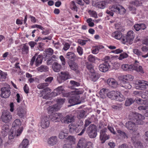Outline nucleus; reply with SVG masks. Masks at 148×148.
Wrapping results in <instances>:
<instances>
[{
    "label": "nucleus",
    "instance_id": "f257e3e1",
    "mask_svg": "<svg viewBox=\"0 0 148 148\" xmlns=\"http://www.w3.org/2000/svg\"><path fill=\"white\" fill-rule=\"evenodd\" d=\"M145 119L143 116L136 112L130 113V133L133 132L134 135L137 136L138 134L137 125L143 124Z\"/></svg>",
    "mask_w": 148,
    "mask_h": 148
},
{
    "label": "nucleus",
    "instance_id": "f03ea898",
    "mask_svg": "<svg viewBox=\"0 0 148 148\" xmlns=\"http://www.w3.org/2000/svg\"><path fill=\"white\" fill-rule=\"evenodd\" d=\"M72 95L69 98V102L71 104L68 106H71L78 104L81 103V101L79 100V95L81 94L80 92L78 90H75L72 91Z\"/></svg>",
    "mask_w": 148,
    "mask_h": 148
},
{
    "label": "nucleus",
    "instance_id": "7ed1b4c3",
    "mask_svg": "<svg viewBox=\"0 0 148 148\" xmlns=\"http://www.w3.org/2000/svg\"><path fill=\"white\" fill-rule=\"evenodd\" d=\"M107 96L112 99L116 100L119 102H121L124 100L123 95L119 92L112 90L108 92Z\"/></svg>",
    "mask_w": 148,
    "mask_h": 148
},
{
    "label": "nucleus",
    "instance_id": "20e7f679",
    "mask_svg": "<svg viewBox=\"0 0 148 148\" xmlns=\"http://www.w3.org/2000/svg\"><path fill=\"white\" fill-rule=\"evenodd\" d=\"M21 122L19 119H15L12 124V130L16 132V136H19L23 131V127L21 126Z\"/></svg>",
    "mask_w": 148,
    "mask_h": 148
},
{
    "label": "nucleus",
    "instance_id": "39448f33",
    "mask_svg": "<svg viewBox=\"0 0 148 148\" xmlns=\"http://www.w3.org/2000/svg\"><path fill=\"white\" fill-rule=\"evenodd\" d=\"M86 132L90 138H95L97 134V126L94 124H91L87 128Z\"/></svg>",
    "mask_w": 148,
    "mask_h": 148
},
{
    "label": "nucleus",
    "instance_id": "423d86ee",
    "mask_svg": "<svg viewBox=\"0 0 148 148\" xmlns=\"http://www.w3.org/2000/svg\"><path fill=\"white\" fill-rule=\"evenodd\" d=\"M1 119L2 122L5 123H8L12 119V116L8 111L4 110L2 112Z\"/></svg>",
    "mask_w": 148,
    "mask_h": 148
},
{
    "label": "nucleus",
    "instance_id": "0eeeda50",
    "mask_svg": "<svg viewBox=\"0 0 148 148\" xmlns=\"http://www.w3.org/2000/svg\"><path fill=\"white\" fill-rule=\"evenodd\" d=\"M109 9L111 11L120 14H124L126 11L124 8L119 5H112V6H110Z\"/></svg>",
    "mask_w": 148,
    "mask_h": 148
},
{
    "label": "nucleus",
    "instance_id": "6e6552de",
    "mask_svg": "<svg viewBox=\"0 0 148 148\" xmlns=\"http://www.w3.org/2000/svg\"><path fill=\"white\" fill-rule=\"evenodd\" d=\"M92 143L87 142L84 138L80 139L77 144V148H92Z\"/></svg>",
    "mask_w": 148,
    "mask_h": 148
},
{
    "label": "nucleus",
    "instance_id": "1a4fd4ad",
    "mask_svg": "<svg viewBox=\"0 0 148 148\" xmlns=\"http://www.w3.org/2000/svg\"><path fill=\"white\" fill-rule=\"evenodd\" d=\"M10 88L9 85H7L6 86H4L1 89V97L4 98H8L10 96L11 92L10 90Z\"/></svg>",
    "mask_w": 148,
    "mask_h": 148
},
{
    "label": "nucleus",
    "instance_id": "9d476101",
    "mask_svg": "<svg viewBox=\"0 0 148 148\" xmlns=\"http://www.w3.org/2000/svg\"><path fill=\"white\" fill-rule=\"evenodd\" d=\"M70 75L67 72H61L57 77V80L59 83L64 82L69 78Z\"/></svg>",
    "mask_w": 148,
    "mask_h": 148
},
{
    "label": "nucleus",
    "instance_id": "9b49d317",
    "mask_svg": "<svg viewBox=\"0 0 148 148\" xmlns=\"http://www.w3.org/2000/svg\"><path fill=\"white\" fill-rule=\"evenodd\" d=\"M132 134V139L131 140L132 141L133 145L136 148H143V146L142 143L140 141H136L137 138L138 137V135L139 134L138 133L137 135V136H135L134 135V133H130Z\"/></svg>",
    "mask_w": 148,
    "mask_h": 148
},
{
    "label": "nucleus",
    "instance_id": "f8f14e48",
    "mask_svg": "<svg viewBox=\"0 0 148 148\" xmlns=\"http://www.w3.org/2000/svg\"><path fill=\"white\" fill-rule=\"evenodd\" d=\"M108 131V130L106 128L101 130L100 132V139L102 143H104L105 141L108 139L109 137L106 133Z\"/></svg>",
    "mask_w": 148,
    "mask_h": 148
},
{
    "label": "nucleus",
    "instance_id": "ddd939ff",
    "mask_svg": "<svg viewBox=\"0 0 148 148\" xmlns=\"http://www.w3.org/2000/svg\"><path fill=\"white\" fill-rule=\"evenodd\" d=\"M101 1L95 2L94 1H92V4L93 6L99 8L103 9L106 7V6L109 2V0L106 1Z\"/></svg>",
    "mask_w": 148,
    "mask_h": 148
},
{
    "label": "nucleus",
    "instance_id": "4468645a",
    "mask_svg": "<svg viewBox=\"0 0 148 148\" xmlns=\"http://www.w3.org/2000/svg\"><path fill=\"white\" fill-rule=\"evenodd\" d=\"M74 117V116L73 115L71 114L67 115L66 116L62 118L61 120V122L62 123L68 124L74 121L75 120Z\"/></svg>",
    "mask_w": 148,
    "mask_h": 148
},
{
    "label": "nucleus",
    "instance_id": "2eb2a0df",
    "mask_svg": "<svg viewBox=\"0 0 148 148\" xmlns=\"http://www.w3.org/2000/svg\"><path fill=\"white\" fill-rule=\"evenodd\" d=\"M138 62L136 60L134 63L133 64L130 65V69L132 70H135L136 71L142 73H144L143 71L141 66H139L138 67V65L137 63H138Z\"/></svg>",
    "mask_w": 148,
    "mask_h": 148
},
{
    "label": "nucleus",
    "instance_id": "dca6fc26",
    "mask_svg": "<svg viewBox=\"0 0 148 148\" xmlns=\"http://www.w3.org/2000/svg\"><path fill=\"white\" fill-rule=\"evenodd\" d=\"M50 122L49 118L47 116H44L41 120V126L43 129H46L49 126Z\"/></svg>",
    "mask_w": 148,
    "mask_h": 148
},
{
    "label": "nucleus",
    "instance_id": "f3484780",
    "mask_svg": "<svg viewBox=\"0 0 148 148\" xmlns=\"http://www.w3.org/2000/svg\"><path fill=\"white\" fill-rule=\"evenodd\" d=\"M63 117V115L62 114L59 113H56L52 114L51 117V120L52 121L56 122L60 121Z\"/></svg>",
    "mask_w": 148,
    "mask_h": 148
},
{
    "label": "nucleus",
    "instance_id": "a211bd4d",
    "mask_svg": "<svg viewBox=\"0 0 148 148\" xmlns=\"http://www.w3.org/2000/svg\"><path fill=\"white\" fill-rule=\"evenodd\" d=\"M107 82L110 86L112 88H116L118 85L117 81L113 78L108 79L107 80Z\"/></svg>",
    "mask_w": 148,
    "mask_h": 148
},
{
    "label": "nucleus",
    "instance_id": "6ab92c4d",
    "mask_svg": "<svg viewBox=\"0 0 148 148\" xmlns=\"http://www.w3.org/2000/svg\"><path fill=\"white\" fill-rule=\"evenodd\" d=\"M26 113V111L21 107H19L17 108V114L20 118L24 119Z\"/></svg>",
    "mask_w": 148,
    "mask_h": 148
},
{
    "label": "nucleus",
    "instance_id": "aec40b11",
    "mask_svg": "<svg viewBox=\"0 0 148 148\" xmlns=\"http://www.w3.org/2000/svg\"><path fill=\"white\" fill-rule=\"evenodd\" d=\"M100 77V74L95 71L91 73L90 74V79L93 82L97 81Z\"/></svg>",
    "mask_w": 148,
    "mask_h": 148
},
{
    "label": "nucleus",
    "instance_id": "412c9836",
    "mask_svg": "<svg viewBox=\"0 0 148 148\" xmlns=\"http://www.w3.org/2000/svg\"><path fill=\"white\" fill-rule=\"evenodd\" d=\"M110 67V65L109 64L107 63H104L101 64L99 65V70L103 72H105L107 71Z\"/></svg>",
    "mask_w": 148,
    "mask_h": 148
},
{
    "label": "nucleus",
    "instance_id": "4be33fe9",
    "mask_svg": "<svg viewBox=\"0 0 148 148\" xmlns=\"http://www.w3.org/2000/svg\"><path fill=\"white\" fill-rule=\"evenodd\" d=\"M69 66L71 69L75 71H78V65L73 60H70L68 62Z\"/></svg>",
    "mask_w": 148,
    "mask_h": 148
},
{
    "label": "nucleus",
    "instance_id": "5701e85b",
    "mask_svg": "<svg viewBox=\"0 0 148 148\" xmlns=\"http://www.w3.org/2000/svg\"><path fill=\"white\" fill-rule=\"evenodd\" d=\"M119 80L124 84H127L130 79V75H121L119 77Z\"/></svg>",
    "mask_w": 148,
    "mask_h": 148
},
{
    "label": "nucleus",
    "instance_id": "b1692460",
    "mask_svg": "<svg viewBox=\"0 0 148 148\" xmlns=\"http://www.w3.org/2000/svg\"><path fill=\"white\" fill-rule=\"evenodd\" d=\"M57 142V137L56 136H52L48 140V144L51 146H53L56 145Z\"/></svg>",
    "mask_w": 148,
    "mask_h": 148
},
{
    "label": "nucleus",
    "instance_id": "393cba45",
    "mask_svg": "<svg viewBox=\"0 0 148 148\" xmlns=\"http://www.w3.org/2000/svg\"><path fill=\"white\" fill-rule=\"evenodd\" d=\"M29 144L28 140L24 139L20 144L18 148H28Z\"/></svg>",
    "mask_w": 148,
    "mask_h": 148
},
{
    "label": "nucleus",
    "instance_id": "a878e982",
    "mask_svg": "<svg viewBox=\"0 0 148 148\" xmlns=\"http://www.w3.org/2000/svg\"><path fill=\"white\" fill-rule=\"evenodd\" d=\"M52 67L53 70L56 72H59L61 68V65L57 62H54L52 65Z\"/></svg>",
    "mask_w": 148,
    "mask_h": 148
},
{
    "label": "nucleus",
    "instance_id": "bb28decb",
    "mask_svg": "<svg viewBox=\"0 0 148 148\" xmlns=\"http://www.w3.org/2000/svg\"><path fill=\"white\" fill-rule=\"evenodd\" d=\"M60 109V106H58L56 105V104L50 106L48 108V111L50 113H53L54 112L57 111Z\"/></svg>",
    "mask_w": 148,
    "mask_h": 148
},
{
    "label": "nucleus",
    "instance_id": "cd10ccee",
    "mask_svg": "<svg viewBox=\"0 0 148 148\" xmlns=\"http://www.w3.org/2000/svg\"><path fill=\"white\" fill-rule=\"evenodd\" d=\"M112 36L118 40H120L122 38V34L121 32L116 31L112 34Z\"/></svg>",
    "mask_w": 148,
    "mask_h": 148
},
{
    "label": "nucleus",
    "instance_id": "c85d7f7f",
    "mask_svg": "<svg viewBox=\"0 0 148 148\" xmlns=\"http://www.w3.org/2000/svg\"><path fill=\"white\" fill-rule=\"evenodd\" d=\"M37 56L35 60V65L37 67L42 64L43 58L42 56L41 55H39Z\"/></svg>",
    "mask_w": 148,
    "mask_h": 148
},
{
    "label": "nucleus",
    "instance_id": "c756f323",
    "mask_svg": "<svg viewBox=\"0 0 148 148\" xmlns=\"http://www.w3.org/2000/svg\"><path fill=\"white\" fill-rule=\"evenodd\" d=\"M91 123V122L88 120H86L85 121V124L84 128L82 130V131L79 134H78V136L82 135L86 131V128Z\"/></svg>",
    "mask_w": 148,
    "mask_h": 148
},
{
    "label": "nucleus",
    "instance_id": "7c9ffc66",
    "mask_svg": "<svg viewBox=\"0 0 148 148\" xmlns=\"http://www.w3.org/2000/svg\"><path fill=\"white\" fill-rule=\"evenodd\" d=\"M130 31L128 32L127 35L125 36H123L122 38V42L124 44H127L128 43L130 44Z\"/></svg>",
    "mask_w": 148,
    "mask_h": 148
},
{
    "label": "nucleus",
    "instance_id": "2f4dec72",
    "mask_svg": "<svg viewBox=\"0 0 148 148\" xmlns=\"http://www.w3.org/2000/svg\"><path fill=\"white\" fill-rule=\"evenodd\" d=\"M48 68L46 65H42L37 68L38 71L41 72H45L48 71Z\"/></svg>",
    "mask_w": 148,
    "mask_h": 148
},
{
    "label": "nucleus",
    "instance_id": "473e14b6",
    "mask_svg": "<svg viewBox=\"0 0 148 148\" xmlns=\"http://www.w3.org/2000/svg\"><path fill=\"white\" fill-rule=\"evenodd\" d=\"M71 126H74V127H83L84 123L82 120L79 119L77 121L76 124L71 123Z\"/></svg>",
    "mask_w": 148,
    "mask_h": 148
},
{
    "label": "nucleus",
    "instance_id": "72a5a7b5",
    "mask_svg": "<svg viewBox=\"0 0 148 148\" xmlns=\"http://www.w3.org/2000/svg\"><path fill=\"white\" fill-rule=\"evenodd\" d=\"M21 50L22 54H27L29 53V47L26 45V44H24Z\"/></svg>",
    "mask_w": 148,
    "mask_h": 148
},
{
    "label": "nucleus",
    "instance_id": "f704fd0d",
    "mask_svg": "<svg viewBox=\"0 0 148 148\" xmlns=\"http://www.w3.org/2000/svg\"><path fill=\"white\" fill-rule=\"evenodd\" d=\"M108 90L107 89L103 88L101 89L99 92V94L101 98L104 99L106 95H107Z\"/></svg>",
    "mask_w": 148,
    "mask_h": 148
},
{
    "label": "nucleus",
    "instance_id": "c9c22d12",
    "mask_svg": "<svg viewBox=\"0 0 148 148\" xmlns=\"http://www.w3.org/2000/svg\"><path fill=\"white\" fill-rule=\"evenodd\" d=\"M86 68L90 73L95 71L93 68V66L91 63L88 62H86Z\"/></svg>",
    "mask_w": 148,
    "mask_h": 148
},
{
    "label": "nucleus",
    "instance_id": "e433bc0d",
    "mask_svg": "<svg viewBox=\"0 0 148 148\" xmlns=\"http://www.w3.org/2000/svg\"><path fill=\"white\" fill-rule=\"evenodd\" d=\"M75 55L74 53L72 52H68L66 55V58L70 60H72L75 58Z\"/></svg>",
    "mask_w": 148,
    "mask_h": 148
},
{
    "label": "nucleus",
    "instance_id": "4c0bfd02",
    "mask_svg": "<svg viewBox=\"0 0 148 148\" xmlns=\"http://www.w3.org/2000/svg\"><path fill=\"white\" fill-rule=\"evenodd\" d=\"M17 133L16 132L12 130H11L9 134L8 139L9 140H11L13 139L16 135V136Z\"/></svg>",
    "mask_w": 148,
    "mask_h": 148
},
{
    "label": "nucleus",
    "instance_id": "58836bf2",
    "mask_svg": "<svg viewBox=\"0 0 148 148\" xmlns=\"http://www.w3.org/2000/svg\"><path fill=\"white\" fill-rule=\"evenodd\" d=\"M143 100L140 99H136L134 100L130 98V105L134 103V102H136V103L138 104H142L143 103Z\"/></svg>",
    "mask_w": 148,
    "mask_h": 148
},
{
    "label": "nucleus",
    "instance_id": "ea45409f",
    "mask_svg": "<svg viewBox=\"0 0 148 148\" xmlns=\"http://www.w3.org/2000/svg\"><path fill=\"white\" fill-rule=\"evenodd\" d=\"M137 85H147L148 86V82L143 80H138L136 81Z\"/></svg>",
    "mask_w": 148,
    "mask_h": 148
},
{
    "label": "nucleus",
    "instance_id": "a19ab883",
    "mask_svg": "<svg viewBox=\"0 0 148 148\" xmlns=\"http://www.w3.org/2000/svg\"><path fill=\"white\" fill-rule=\"evenodd\" d=\"M65 99L59 98L56 100L57 103L56 105L58 106H60V108L61 107V105L64 102Z\"/></svg>",
    "mask_w": 148,
    "mask_h": 148
},
{
    "label": "nucleus",
    "instance_id": "79ce46f5",
    "mask_svg": "<svg viewBox=\"0 0 148 148\" xmlns=\"http://www.w3.org/2000/svg\"><path fill=\"white\" fill-rule=\"evenodd\" d=\"M54 91H56L59 95L61 93H63L65 90L62 86H60L54 90Z\"/></svg>",
    "mask_w": 148,
    "mask_h": 148
},
{
    "label": "nucleus",
    "instance_id": "37998d69",
    "mask_svg": "<svg viewBox=\"0 0 148 148\" xmlns=\"http://www.w3.org/2000/svg\"><path fill=\"white\" fill-rule=\"evenodd\" d=\"M49 85L47 83H44L39 84L37 86V88L39 89H44Z\"/></svg>",
    "mask_w": 148,
    "mask_h": 148
},
{
    "label": "nucleus",
    "instance_id": "c03bdc74",
    "mask_svg": "<svg viewBox=\"0 0 148 148\" xmlns=\"http://www.w3.org/2000/svg\"><path fill=\"white\" fill-rule=\"evenodd\" d=\"M117 132L119 134V135L121 137H122L124 138H128L127 134L125 132L120 130H117Z\"/></svg>",
    "mask_w": 148,
    "mask_h": 148
},
{
    "label": "nucleus",
    "instance_id": "a18cd8bd",
    "mask_svg": "<svg viewBox=\"0 0 148 148\" xmlns=\"http://www.w3.org/2000/svg\"><path fill=\"white\" fill-rule=\"evenodd\" d=\"M88 13H89L91 17L95 18H97L98 17L97 12L94 11L89 10L88 11Z\"/></svg>",
    "mask_w": 148,
    "mask_h": 148
},
{
    "label": "nucleus",
    "instance_id": "49530a36",
    "mask_svg": "<svg viewBox=\"0 0 148 148\" xmlns=\"http://www.w3.org/2000/svg\"><path fill=\"white\" fill-rule=\"evenodd\" d=\"M121 68L124 71H129L130 70V65L128 64H124L122 65Z\"/></svg>",
    "mask_w": 148,
    "mask_h": 148
},
{
    "label": "nucleus",
    "instance_id": "de8ad7c7",
    "mask_svg": "<svg viewBox=\"0 0 148 148\" xmlns=\"http://www.w3.org/2000/svg\"><path fill=\"white\" fill-rule=\"evenodd\" d=\"M70 83L72 87H78L80 85L79 83L73 80H71L70 81Z\"/></svg>",
    "mask_w": 148,
    "mask_h": 148
},
{
    "label": "nucleus",
    "instance_id": "09e8293b",
    "mask_svg": "<svg viewBox=\"0 0 148 148\" xmlns=\"http://www.w3.org/2000/svg\"><path fill=\"white\" fill-rule=\"evenodd\" d=\"M53 50L50 48L48 49L45 51L46 56H51L53 53Z\"/></svg>",
    "mask_w": 148,
    "mask_h": 148
},
{
    "label": "nucleus",
    "instance_id": "8fccbe9b",
    "mask_svg": "<svg viewBox=\"0 0 148 148\" xmlns=\"http://www.w3.org/2000/svg\"><path fill=\"white\" fill-rule=\"evenodd\" d=\"M7 74L0 70V79H5L6 78Z\"/></svg>",
    "mask_w": 148,
    "mask_h": 148
},
{
    "label": "nucleus",
    "instance_id": "3c124183",
    "mask_svg": "<svg viewBox=\"0 0 148 148\" xmlns=\"http://www.w3.org/2000/svg\"><path fill=\"white\" fill-rule=\"evenodd\" d=\"M67 134L63 132H60L59 137L60 139L64 138L67 136Z\"/></svg>",
    "mask_w": 148,
    "mask_h": 148
},
{
    "label": "nucleus",
    "instance_id": "603ef678",
    "mask_svg": "<svg viewBox=\"0 0 148 148\" xmlns=\"http://www.w3.org/2000/svg\"><path fill=\"white\" fill-rule=\"evenodd\" d=\"M38 55V53H36L35 54L34 56L32 58L30 63V64L31 66H32L34 64V63L36 60V56H37Z\"/></svg>",
    "mask_w": 148,
    "mask_h": 148
},
{
    "label": "nucleus",
    "instance_id": "864d4df0",
    "mask_svg": "<svg viewBox=\"0 0 148 148\" xmlns=\"http://www.w3.org/2000/svg\"><path fill=\"white\" fill-rule=\"evenodd\" d=\"M87 42L88 40H85L81 39H79L77 40L78 43L82 46L84 45Z\"/></svg>",
    "mask_w": 148,
    "mask_h": 148
},
{
    "label": "nucleus",
    "instance_id": "5fc2aeb1",
    "mask_svg": "<svg viewBox=\"0 0 148 148\" xmlns=\"http://www.w3.org/2000/svg\"><path fill=\"white\" fill-rule=\"evenodd\" d=\"M51 91V90L47 87L42 90V94L46 95L48 94Z\"/></svg>",
    "mask_w": 148,
    "mask_h": 148
},
{
    "label": "nucleus",
    "instance_id": "6e6d98bb",
    "mask_svg": "<svg viewBox=\"0 0 148 148\" xmlns=\"http://www.w3.org/2000/svg\"><path fill=\"white\" fill-rule=\"evenodd\" d=\"M128 56V55L126 53H124L120 54L119 59V60H122L123 59L127 58Z\"/></svg>",
    "mask_w": 148,
    "mask_h": 148
},
{
    "label": "nucleus",
    "instance_id": "4d7b16f0",
    "mask_svg": "<svg viewBox=\"0 0 148 148\" xmlns=\"http://www.w3.org/2000/svg\"><path fill=\"white\" fill-rule=\"evenodd\" d=\"M88 58L89 61L91 62H94L95 61V57L91 55L88 56Z\"/></svg>",
    "mask_w": 148,
    "mask_h": 148
},
{
    "label": "nucleus",
    "instance_id": "13d9d810",
    "mask_svg": "<svg viewBox=\"0 0 148 148\" xmlns=\"http://www.w3.org/2000/svg\"><path fill=\"white\" fill-rule=\"evenodd\" d=\"M130 4H133L136 6H140L141 5V3H140L138 1L136 0L134 1L130 2Z\"/></svg>",
    "mask_w": 148,
    "mask_h": 148
},
{
    "label": "nucleus",
    "instance_id": "bf43d9fd",
    "mask_svg": "<svg viewBox=\"0 0 148 148\" xmlns=\"http://www.w3.org/2000/svg\"><path fill=\"white\" fill-rule=\"evenodd\" d=\"M9 127L8 125H4L2 127V131H4L9 132Z\"/></svg>",
    "mask_w": 148,
    "mask_h": 148
},
{
    "label": "nucleus",
    "instance_id": "052dcab7",
    "mask_svg": "<svg viewBox=\"0 0 148 148\" xmlns=\"http://www.w3.org/2000/svg\"><path fill=\"white\" fill-rule=\"evenodd\" d=\"M77 51L80 55L81 56L83 54V49L81 47L79 46L77 48Z\"/></svg>",
    "mask_w": 148,
    "mask_h": 148
},
{
    "label": "nucleus",
    "instance_id": "680f3d73",
    "mask_svg": "<svg viewBox=\"0 0 148 148\" xmlns=\"http://www.w3.org/2000/svg\"><path fill=\"white\" fill-rule=\"evenodd\" d=\"M108 129L110 130L111 133L114 134H116V132L114 131V130L113 127H110V126H108Z\"/></svg>",
    "mask_w": 148,
    "mask_h": 148
},
{
    "label": "nucleus",
    "instance_id": "e2e57ef3",
    "mask_svg": "<svg viewBox=\"0 0 148 148\" xmlns=\"http://www.w3.org/2000/svg\"><path fill=\"white\" fill-rule=\"evenodd\" d=\"M123 52V50L120 49H117L115 50L112 51V52L116 54H119Z\"/></svg>",
    "mask_w": 148,
    "mask_h": 148
},
{
    "label": "nucleus",
    "instance_id": "0e129e2a",
    "mask_svg": "<svg viewBox=\"0 0 148 148\" xmlns=\"http://www.w3.org/2000/svg\"><path fill=\"white\" fill-rule=\"evenodd\" d=\"M70 47L69 44L68 43H66L64 44L63 49L64 51H66Z\"/></svg>",
    "mask_w": 148,
    "mask_h": 148
},
{
    "label": "nucleus",
    "instance_id": "69168bd1",
    "mask_svg": "<svg viewBox=\"0 0 148 148\" xmlns=\"http://www.w3.org/2000/svg\"><path fill=\"white\" fill-rule=\"evenodd\" d=\"M86 113V112L84 110H82L80 111L79 112V116L80 118H83L85 116Z\"/></svg>",
    "mask_w": 148,
    "mask_h": 148
},
{
    "label": "nucleus",
    "instance_id": "338daca9",
    "mask_svg": "<svg viewBox=\"0 0 148 148\" xmlns=\"http://www.w3.org/2000/svg\"><path fill=\"white\" fill-rule=\"evenodd\" d=\"M53 77H49L46 78L45 80V81L46 82H49V83H51L52 81L53 80Z\"/></svg>",
    "mask_w": 148,
    "mask_h": 148
},
{
    "label": "nucleus",
    "instance_id": "774afa93",
    "mask_svg": "<svg viewBox=\"0 0 148 148\" xmlns=\"http://www.w3.org/2000/svg\"><path fill=\"white\" fill-rule=\"evenodd\" d=\"M133 51L134 53L138 55H140L142 54V52L137 49H134Z\"/></svg>",
    "mask_w": 148,
    "mask_h": 148
}]
</instances>
